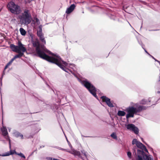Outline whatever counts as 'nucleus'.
I'll list each match as a JSON object with an SVG mask.
<instances>
[{"label":"nucleus","mask_w":160,"mask_h":160,"mask_svg":"<svg viewBox=\"0 0 160 160\" xmlns=\"http://www.w3.org/2000/svg\"><path fill=\"white\" fill-rule=\"evenodd\" d=\"M2 76L0 78V81L1 82V84H2Z\"/></svg>","instance_id":"33"},{"label":"nucleus","mask_w":160,"mask_h":160,"mask_svg":"<svg viewBox=\"0 0 160 160\" xmlns=\"http://www.w3.org/2000/svg\"><path fill=\"white\" fill-rule=\"evenodd\" d=\"M158 93H160V91H158Z\"/></svg>","instance_id":"38"},{"label":"nucleus","mask_w":160,"mask_h":160,"mask_svg":"<svg viewBox=\"0 0 160 160\" xmlns=\"http://www.w3.org/2000/svg\"><path fill=\"white\" fill-rule=\"evenodd\" d=\"M126 114L125 112L124 111L119 110L118 111L117 115L119 116H123Z\"/></svg>","instance_id":"14"},{"label":"nucleus","mask_w":160,"mask_h":160,"mask_svg":"<svg viewBox=\"0 0 160 160\" xmlns=\"http://www.w3.org/2000/svg\"><path fill=\"white\" fill-rule=\"evenodd\" d=\"M101 98L102 99V101L103 102H105L109 107L111 108L114 107L113 104L111 102L110 99L109 98L105 96H102L101 97Z\"/></svg>","instance_id":"10"},{"label":"nucleus","mask_w":160,"mask_h":160,"mask_svg":"<svg viewBox=\"0 0 160 160\" xmlns=\"http://www.w3.org/2000/svg\"><path fill=\"white\" fill-rule=\"evenodd\" d=\"M10 129H9V131H10Z\"/></svg>","instance_id":"39"},{"label":"nucleus","mask_w":160,"mask_h":160,"mask_svg":"<svg viewBox=\"0 0 160 160\" xmlns=\"http://www.w3.org/2000/svg\"><path fill=\"white\" fill-rule=\"evenodd\" d=\"M132 144H136L137 148L141 149V150L138 149L135 146L133 148V155L137 160H153L151 156H148L145 154L143 151L148 152V150L145 146L140 142L134 139L132 141Z\"/></svg>","instance_id":"2"},{"label":"nucleus","mask_w":160,"mask_h":160,"mask_svg":"<svg viewBox=\"0 0 160 160\" xmlns=\"http://www.w3.org/2000/svg\"><path fill=\"white\" fill-rule=\"evenodd\" d=\"M32 43L33 46L36 47L37 53L39 57L50 62L56 64L66 72L69 73L71 72L75 76V74L72 73V71L65 67V66H68V64L62 61L59 56L52 54L50 51H49L48 52L49 54L54 56L53 57H49L44 52L46 51L45 49L43 48L40 46V44L38 41H32Z\"/></svg>","instance_id":"1"},{"label":"nucleus","mask_w":160,"mask_h":160,"mask_svg":"<svg viewBox=\"0 0 160 160\" xmlns=\"http://www.w3.org/2000/svg\"><path fill=\"white\" fill-rule=\"evenodd\" d=\"M127 155L129 158H131V153L130 152H127Z\"/></svg>","instance_id":"25"},{"label":"nucleus","mask_w":160,"mask_h":160,"mask_svg":"<svg viewBox=\"0 0 160 160\" xmlns=\"http://www.w3.org/2000/svg\"><path fill=\"white\" fill-rule=\"evenodd\" d=\"M10 48L13 51L18 53V54L14 56L16 58L22 57L24 55V53L27 51L23 45L20 41L18 42V46L11 44L10 45Z\"/></svg>","instance_id":"4"},{"label":"nucleus","mask_w":160,"mask_h":160,"mask_svg":"<svg viewBox=\"0 0 160 160\" xmlns=\"http://www.w3.org/2000/svg\"><path fill=\"white\" fill-rule=\"evenodd\" d=\"M81 152L82 154L83 155L86 157L87 158V155L86 154V152L84 151V150H82L81 151Z\"/></svg>","instance_id":"27"},{"label":"nucleus","mask_w":160,"mask_h":160,"mask_svg":"<svg viewBox=\"0 0 160 160\" xmlns=\"http://www.w3.org/2000/svg\"><path fill=\"white\" fill-rule=\"evenodd\" d=\"M159 79H160V76H159Z\"/></svg>","instance_id":"40"},{"label":"nucleus","mask_w":160,"mask_h":160,"mask_svg":"<svg viewBox=\"0 0 160 160\" xmlns=\"http://www.w3.org/2000/svg\"><path fill=\"white\" fill-rule=\"evenodd\" d=\"M16 59V58H15V56H14L13 57V58H12L11 60V61L12 62H13V61L15 59Z\"/></svg>","instance_id":"32"},{"label":"nucleus","mask_w":160,"mask_h":160,"mask_svg":"<svg viewBox=\"0 0 160 160\" xmlns=\"http://www.w3.org/2000/svg\"><path fill=\"white\" fill-rule=\"evenodd\" d=\"M42 147H44V146H42Z\"/></svg>","instance_id":"43"},{"label":"nucleus","mask_w":160,"mask_h":160,"mask_svg":"<svg viewBox=\"0 0 160 160\" xmlns=\"http://www.w3.org/2000/svg\"><path fill=\"white\" fill-rule=\"evenodd\" d=\"M110 18L113 20H115L116 18V16L113 15H111L110 16Z\"/></svg>","instance_id":"26"},{"label":"nucleus","mask_w":160,"mask_h":160,"mask_svg":"<svg viewBox=\"0 0 160 160\" xmlns=\"http://www.w3.org/2000/svg\"><path fill=\"white\" fill-rule=\"evenodd\" d=\"M150 56L152 58H153L154 59L155 61H157L158 62V63L160 65V61H159L158 60H157L153 57L152 56H151V55Z\"/></svg>","instance_id":"28"},{"label":"nucleus","mask_w":160,"mask_h":160,"mask_svg":"<svg viewBox=\"0 0 160 160\" xmlns=\"http://www.w3.org/2000/svg\"><path fill=\"white\" fill-rule=\"evenodd\" d=\"M1 131H2V134L4 137V138L7 140H8L9 144V147L10 148H11L10 139L8 135V133L7 128L3 126L1 128Z\"/></svg>","instance_id":"8"},{"label":"nucleus","mask_w":160,"mask_h":160,"mask_svg":"<svg viewBox=\"0 0 160 160\" xmlns=\"http://www.w3.org/2000/svg\"><path fill=\"white\" fill-rule=\"evenodd\" d=\"M81 83L89 91L91 94L98 99L96 95L97 90L93 85L86 80L81 81Z\"/></svg>","instance_id":"6"},{"label":"nucleus","mask_w":160,"mask_h":160,"mask_svg":"<svg viewBox=\"0 0 160 160\" xmlns=\"http://www.w3.org/2000/svg\"><path fill=\"white\" fill-rule=\"evenodd\" d=\"M46 159L48 160H52L53 158H52L48 157L46 158Z\"/></svg>","instance_id":"30"},{"label":"nucleus","mask_w":160,"mask_h":160,"mask_svg":"<svg viewBox=\"0 0 160 160\" xmlns=\"http://www.w3.org/2000/svg\"><path fill=\"white\" fill-rule=\"evenodd\" d=\"M19 30L20 33L22 35L25 36L26 35V32L24 29L22 28H20Z\"/></svg>","instance_id":"17"},{"label":"nucleus","mask_w":160,"mask_h":160,"mask_svg":"<svg viewBox=\"0 0 160 160\" xmlns=\"http://www.w3.org/2000/svg\"><path fill=\"white\" fill-rule=\"evenodd\" d=\"M38 102H40L41 104H42V106H46L47 107H49V105L48 104H47L45 103H44V102H43L42 100H39V101H38Z\"/></svg>","instance_id":"23"},{"label":"nucleus","mask_w":160,"mask_h":160,"mask_svg":"<svg viewBox=\"0 0 160 160\" xmlns=\"http://www.w3.org/2000/svg\"><path fill=\"white\" fill-rule=\"evenodd\" d=\"M138 42L139 43V44L142 46V48L144 50L145 52L146 53H147L148 55H149V56L150 55V54L147 52L146 50L144 48V45L142 43V42H140L139 41H138Z\"/></svg>","instance_id":"20"},{"label":"nucleus","mask_w":160,"mask_h":160,"mask_svg":"<svg viewBox=\"0 0 160 160\" xmlns=\"http://www.w3.org/2000/svg\"><path fill=\"white\" fill-rule=\"evenodd\" d=\"M14 135L17 137H20L22 139L23 138V135L22 134H21L20 133L18 132H15L14 133Z\"/></svg>","instance_id":"13"},{"label":"nucleus","mask_w":160,"mask_h":160,"mask_svg":"<svg viewBox=\"0 0 160 160\" xmlns=\"http://www.w3.org/2000/svg\"><path fill=\"white\" fill-rule=\"evenodd\" d=\"M111 137L112 138H113L117 140V137L116 135V134L115 133L113 132L110 135Z\"/></svg>","instance_id":"22"},{"label":"nucleus","mask_w":160,"mask_h":160,"mask_svg":"<svg viewBox=\"0 0 160 160\" xmlns=\"http://www.w3.org/2000/svg\"><path fill=\"white\" fill-rule=\"evenodd\" d=\"M39 30H37V35L38 37L43 35L42 32V28L40 26L39 27Z\"/></svg>","instance_id":"15"},{"label":"nucleus","mask_w":160,"mask_h":160,"mask_svg":"<svg viewBox=\"0 0 160 160\" xmlns=\"http://www.w3.org/2000/svg\"><path fill=\"white\" fill-rule=\"evenodd\" d=\"M28 10L26 9L23 13L18 16L20 22L24 24L27 25L31 22V16Z\"/></svg>","instance_id":"5"},{"label":"nucleus","mask_w":160,"mask_h":160,"mask_svg":"<svg viewBox=\"0 0 160 160\" xmlns=\"http://www.w3.org/2000/svg\"><path fill=\"white\" fill-rule=\"evenodd\" d=\"M130 24V26H131V25H130V24Z\"/></svg>","instance_id":"41"},{"label":"nucleus","mask_w":160,"mask_h":160,"mask_svg":"<svg viewBox=\"0 0 160 160\" xmlns=\"http://www.w3.org/2000/svg\"><path fill=\"white\" fill-rule=\"evenodd\" d=\"M147 107L142 105H136V108L133 107H129L126 109L128 114H127L126 118L128 119L130 117H134V114H136L138 112H140L143 110L146 109Z\"/></svg>","instance_id":"3"},{"label":"nucleus","mask_w":160,"mask_h":160,"mask_svg":"<svg viewBox=\"0 0 160 160\" xmlns=\"http://www.w3.org/2000/svg\"><path fill=\"white\" fill-rule=\"evenodd\" d=\"M2 8H1L0 9V12L2 10Z\"/></svg>","instance_id":"37"},{"label":"nucleus","mask_w":160,"mask_h":160,"mask_svg":"<svg viewBox=\"0 0 160 160\" xmlns=\"http://www.w3.org/2000/svg\"><path fill=\"white\" fill-rule=\"evenodd\" d=\"M77 153L78 154V156L79 157H80V158H81L82 159H83V160H84V159L82 158V156H81V155H80V153L79 152H77Z\"/></svg>","instance_id":"29"},{"label":"nucleus","mask_w":160,"mask_h":160,"mask_svg":"<svg viewBox=\"0 0 160 160\" xmlns=\"http://www.w3.org/2000/svg\"><path fill=\"white\" fill-rule=\"evenodd\" d=\"M14 151L15 152V154H16V155H19V156H20V157H22V158H23L24 159L25 158V156L22 153L20 152V153H18L17 152H16L15 150H14Z\"/></svg>","instance_id":"19"},{"label":"nucleus","mask_w":160,"mask_h":160,"mask_svg":"<svg viewBox=\"0 0 160 160\" xmlns=\"http://www.w3.org/2000/svg\"><path fill=\"white\" fill-rule=\"evenodd\" d=\"M127 128L128 130L132 131L136 134H138L139 129L134 125L132 124H130L127 125Z\"/></svg>","instance_id":"9"},{"label":"nucleus","mask_w":160,"mask_h":160,"mask_svg":"<svg viewBox=\"0 0 160 160\" xmlns=\"http://www.w3.org/2000/svg\"><path fill=\"white\" fill-rule=\"evenodd\" d=\"M12 62L10 60L8 63H7L8 65L10 66Z\"/></svg>","instance_id":"31"},{"label":"nucleus","mask_w":160,"mask_h":160,"mask_svg":"<svg viewBox=\"0 0 160 160\" xmlns=\"http://www.w3.org/2000/svg\"><path fill=\"white\" fill-rule=\"evenodd\" d=\"M14 150L12 151L11 150L10 151V152H7L6 153H3L2 154V155H0L3 157L8 156L14 153H15V152L14 151Z\"/></svg>","instance_id":"12"},{"label":"nucleus","mask_w":160,"mask_h":160,"mask_svg":"<svg viewBox=\"0 0 160 160\" xmlns=\"http://www.w3.org/2000/svg\"><path fill=\"white\" fill-rule=\"evenodd\" d=\"M70 68H72L74 70H75V65L73 64H70L69 66Z\"/></svg>","instance_id":"24"},{"label":"nucleus","mask_w":160,"mask_h":160,"mask_svg":"<svg viewBox=\"0 0 160 160\" xmlns=\"http://www.w3.org/2000/svg\"><path fill=\"white\" fill-rule=\"evenodd\" d=\"M151 101V100H149L148 101H147L145 99H142V100L140 102V103L141 104H143V105L148 104V103L149 102H150Z\"/></svg>","instance_id":"16"},{"label":"nucleus","mask_w":160,"mask_h":160,"mask_svg":"<svg viewBox=\"0 0 160 160\" xmlns=\"http://www.w3.org/2000/svg\"><path fill=\"white\" fill-rule=\"evenodd\" d=\"M38 19H37H37H36V21H38Z\"/></svg>","instance_id":"36"},{"label":"nucleus","mask_w":160,"mask_h":160,"mask_svg":"<svg viewBox=\"0 0 160 160\" xmlns=\"http://www.w3.org/2000/svg\"><path fill=\"white\" fill-rule=\"evenodd\" d=\"M8 66H9L8 65V64H7V65L5 66V67L4 69H6L8 67Z\"/></svg>","instance_id":"34"},{"label":"nucleus","mask_w":160,"mask_h":160,"mask_svg":"<svg viewBox=\"0 0 160 160\" xmlns=\"http://www.w3.org/2000/svg\"><path fill=\"white\" fill-rule=\"evenodd\" d=\"M39 37L41 42L43 43H44V44H46V41L45 40V38L44 37L43 35H42Z\"/></svg>","instance_id":"18"},{"label":"nucleus","mask_w":160,"mask_h":160,"mask_svg":"<svg viewBox=\"0 0 160 160\" xmlns=\"http://www.w3.org/2000/svg\"><path fill=\"white\" fill-rule=\"evenodd\" d=\"M8 10L15 14H18L21 12L20 7L13 2H10L7 5Z\"/></svg>","instance_id":"7"},{"label":"nucleus","mask_w":160,"mask_h":160,"mask_svg":"<svg viewBox=\"0 0 160 160\" xmlns=\"http://www.w3.org/2000/svg\"><path fill=\"white\" fill-rule=\"evenodd\" d=\"M42 147H44V146H42Z\"/></svg>","instance_id":"42"},{"label":"nucleus","mask_w":160,"mask_h":160,"mask_svg":"<svg viewBox=\"0 0 160 160\" xmlns=\"http://www.w3.org/2000/svg\"><path fill=\"white\" fill-rule=\"evenodd\" d=\"M53 148H57L59 150H62V151H66V152H69L70 153H71L70 151H68L67 149H64V148H61L60 147H56V146H55V147H54Z\"/></svg>","instance_id":"21"},{"label":"nucleus","mask_w":160,"mask_h":160,"mask_svg":"<svg viewBox=\"0 0 160 160\" xmlns=\"http://www.w3.org/2000/svg\"><path fill=\"white\" fill-rule=\"evenodd\" d=\"M58 159H56V158H53L52 160H58Z\"/></svg>","instance_id":"35"},{"label":"nucleus","mask_w":160,"mask_h":160,"mask_svg":"<svg viewBox=\"0 0 160 160\" xmlns=\"http://www.w3.org/2000/svg\"><path fill=\"white\" fill-rule=\"evenodd\" d=\"M75 6L74 4H72L68 8H67L66 13L67 14H69L71 13L74 10Z\"/></svg>","instance_id":"11"}]
</instances>
